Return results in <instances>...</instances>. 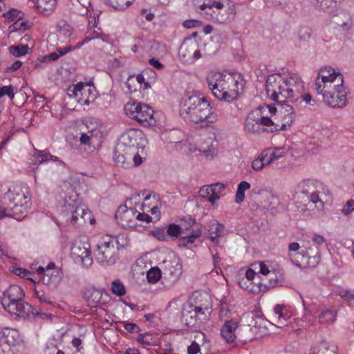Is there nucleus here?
Returning <instances> with one entry per match:
<instances>
[{
  "mask_svg": "<svg viewBox=\"0 0 354 354\" xmlns=\"http://www.w3.org/2000/svg\"><path fill=\"white\" fill-rule=\"evenodd\" d=\"M315 89L324 102L332 108H343L347 104L348 92L344 76L330 66L322 68L316 77Z\"/></svg>",
  "mask_w": 354,
  "mask_h": 354,
  "instance_id": "obj_1",
  "label": "nucleus"
},
{
  "mask_svg": "<svg viewBox=\"0 0 354 354\" xmlns=\"http://www.w3.org/2000/svg\"><path fill=\"white\" fill-rule=\"evenodd\" d=\"M266 87L268 97L279 104H283L286 101L294 102L299 99L304 90V82L295 73H290L286 77L272 74L267 78Z\"/></svg>",
  "mask_w": 354,
  "mask_h": 354,
  "instance_id": "obj_2",
  "label": "nucleus"
},
{
  "mask_svg": "<svg viewBox=\"0 0 354 354\" xmlns=\"http://www.w3.org/2000/svg\"><path fill=\"white\" fill-rule=\"evenodd\" d=\"M179 113L185 120L201 127H208L217 120V115L212 111L209 102L205 97L196 95H186L182 97Z\"/></svg>",
  "mask_w": 354,
  "mask_h": 354,
  "instance_id": "obj_3",
  "label": "nucleus"
},
{
  "mask_svg": "<svg viewBox=\"0 0 354 354\" xmlns=\"http://www.w3.org/2000/svg\"><path fill=\"white\" fill-rule=\"evenodd\" d=\"M30 201L28 187L17 185L12 189L0 186V219L7 216L24 218Z\"/></svg>",
  "mask_w": 354,
  "mask_h": 354,
  "instance_id": "obj_4",
  "label": "nucleus"
},
{
  "mask_svg": "<svg viewBox=\"0 0 354 354\" xmlns=\"http://www.w3.org/2000/svg\"><path fill=\"white\" fill-rule=\"evenodd\" d=\"M242 81L239 74H223L218 71L209 72L206 77L208 88L213 95L221 101L232 102L239 95V85Z\"/></svg>",
  "mask_w": 354,
  "mask_h": 354,
  "instance_id": "obj_5",
  "label": "nucleus"
},
{
  "mask_svg": "<svg viewBox=\"0 0 354 354\" xmlns=\"http://www.w3.org/2000/svg\"><path fill=\"white\" fill-rule=\"evenodd\" d=\"M24 293L21 288L17 285L10 286L4 292L1 299L3 308L10 314L19 317L26 318L33 308L24 301Z\"/></svg>",
  "mask_w": 354,
  "mask_h": 354,
  "instance_id": "obj_6",
  "label": "nucleus"
},
{
  "mask_svg": "<svg viewBox=\"0 0 354 354\" xmlns=\"http://www.w3.org/2000/svg\"><path fill=\"white\" fill-rule=\"evenodd\" d=\"M288 257L298 267H310L318 263L320 252L317 247L312 248L309 243L300 245L297 242H292L288 245Z\"/></svg>",
  "mask_w": 354,
  "mask_h": 354,
  "instance_id": "obj_7",
  "label": "nucleus"
},
{
  "mask_svg": "<svg viewBox=\"0 0 354 354\" xmlns=\"http://www.w3.org/2000/svg\"><path fill=\"white\" fill-rule=\"evenodd\" d=\"M199 8L204 11L203 15L207 20L218 23L225 22L234 12V7L228 0H205Z\"/></svg>",
  "mask_w": 354,
  "mask_h": 354,
  "instance_id": "obj_8",
  "label": "nucleus"
},
{
  "mask_svg": "<svg viewBox=\"0 0 354 354\" xmlns=\"http://www.w3.org/2000/svg\"><path fill=\"white\" fill-rule=\"evenodd\" d=\"M324 189L322 183L314 180H305L298 184L295 189V196L308 205L307 202L314 204L317 208H323L324 203L319 197L321 190Z\"/></svg>",
  "mask_w": 354,
  "mask_h": 354,
  "instance_id": "obj_9",
  "label": "nucleus"
},
{
  "mask_svg": "<svg viewBox=\"0 0 354 354\" xmlns=\"http://www.w3.org/2000/svg\"><path fill=\"white\" fill-rule=\"evenodd\" d=\"M118 241L115 237L105 235L101 237L97 244L95 257L102 265H111L116 262L118 255Z\"/></svg>",
  "mask_w": 354,
  "mask_h": 354,
  "instance_id": "obj_10",
  "label": "nucleus"
},
{
  "mask_svg": "<svg viewBox=\"0 0 354 354\" xmlns=\"http://www.w3.org/2000/svg\"><path fill=\"white\" fill-rule=\"evenodd\" d=\"M125 113L145 127L153 126L156 123L153 110L147 104L141 102H128L124 106Z\"/></svg>",
  "mask_w": 354,
  "mask_h": 354,
  "instance_id": "obj_11",
  "label": "nucleus"
},
{
  "mask_svg": "<svg viewBox=\"0 0 354 354\" xmlns=\"http://www.w3.org/2000/svg\"><path fill=\"white\" fill-rule=\"evenodd\" d=\"M266 108L272 114L277 113L274 117V127H272V131L286 130L295 119L294 109L288 104H281L278 109L270 106H266Z\"/></svg>",
  "mask_w": 354,
  "mask_h": 354,
  "instance_id": "obj_12",
  "label": "nucleus"
},
{
  "mask_svg": "<svg viewBox=\"0 0 354 354\" xmlns=\"http://www.w3.org/2000/svg\"><path fill=\"white\" fill-rule=\"evenodd\" d=\"M19 333L10 328H0V354H17Z\"/></svg>",
  "mask_w": 354,
  "mask_h": 354,
  "instance_id": "obj_13",
  "label": "nucleus"
},
{
  "mask_svg": "<svg viewBox=\"0 0 354 354\" xmlns=\"http://www.w3.org/2000/svg\"><path fill=\"white\" fill-rule=\"evenodd\" d=\"M197 47L198 44L195 40L185 39L179 48L180 59L185 63H193L201 58V54Z\"/></svg>",
  "mask_w": 354,
  "mask_h": 354,
  "instance_id": "obj_14",
  "label": "nucleus"
},
{
  "mask_svg": "<svg viewBox=\"0 0 354 354\" xmlns=\"http://www.w3.org/2000/svg\"><path fill=\"white\" fill-rule=\"evenodd\" d=\"M64 207L67 211L71 212V223L73 225H82L87 222L91 223L94 220L92 218L91 212L84 206L79 205L75 207L74 204L70 203L66 201Z\"/></svg>",
  "mask_w": 354,
  "mask_h": 354,
  "instance_id": "obj_15",
  "label": "nucleus"
},
{
  "mask_svg": "<svg viewBox=\"0 0 354 354\" xmlns=\"http://www.w3.org/2000/svg\"><path fill=\"white\" fill-rule=\"evenodd\" d=\"M71 254L76 261H80L83 266L88 268L93 263L90 245L88 243L76 241L71 248Z\"/></svg>",
  "mask_w": 354,
  "mask_h": 354,
  "instance_id": "obj_16",
  "label": "nucleus"
},
{
  "mask_svg": "<svg viewBox=\"0 0 354 354\" xmlns=\"http://www.w3.org/2000/svg\"><path fill=\"white\" fill-rule=\"evenodd\" d=\"M142 132L135 129H130L125 133L118 143L119 149L122 151L135 153L138 148V140L141 138Z\"/></svg>",
  "mask_w": 354,
  "mask_h": 354,
  "instance_id": "obj_17",
  "label": "nucleus"
},
{
  "mask_svg": "<svg viewBox=\"0 0 354 354\" xmlns=\"http://www.w3.org/2000/svg\"><path fill=\"white\" fill-rule=\"evenodd\" d=\"M218 141L214 133L206 138H201L198 144V150L205 157L212 158L216 154Z\"/></svg>",
  "mask_w": 354,
  "mask_h": 354,
  "instance_id": "obj_18",
  "label": "nucleus"
},
{
  "mask_svg": "<svg viewBox=\"0 0 354 354\" xmlns=\"http://www.w3.org/2000/svg\"><path fill=\"white\" fill-rule=\"evenodd\" d=\"M115 218L123 227H135L136 225V209L134 208L120 207L115 213Z\"/></svg>",
  "mask_w": 354,
  "mask_h": 354,
  "instance_id": "obj_19",
  "label": "nucleus"
},
{
  "mask_svg": "<svg viewBox=\"0 0 354 354\" xmlns=\"http://www.w3.org/2000/svg\"><path fill=\"white\" fill-rule=\"evenodd\" d=\"M225 186L222 183L203 186L199 190V195L206 198L212 205L220 198L221 193L224 190Z\"/></svg>",
  "mask_w": 354,
  "mask_h": 354,
  "instance_id": "obj_20",
  "label": "nucleus"
},
{
  "mask_svg": "<svg viewBox=\"0 0 354 354\" xmlns=\"http://www.w3.org/2000/svg\"><path fill=\"white\" fill-rule=\"evenodd\" d=\"M161 203L159 197L156 195H148L145 198V201L142 205L143 212H150L154 219L158 220L160 216V207Z\"/></svg>",
  "mask_w": 354,
  "mask_h": 354,
  "instance_id": "obj_21",
  "label": "nucleus"
},
{
  "mask_svg": "<svg viewBox=\"0 0 354 354\" xmlns=\"http://www.w3.org/2000/svg\"><path fill=\"white\" fill-rule=\"evenodd\" d=\"M260 110L256 109L249 113L248 115L244 124L245 130L251 133H258L261 131L260 127L259 120L260 118Z\"/></svg>",
  "mask_w": 354,
  "mask_h": 354,
  "instance_id": "obj_22",
  "label": "nucleus"
},
{
  "mask_svg": "<svg viewBox=\"0 0 354 354\" xmlns=\"http://www.w3.org/2000/svg\"><path fill=\"white\" fill-rule=\"evenodd\" d=\"M192 307H200L207 310V308H212V304L210 296L204 292H196L192 295L191 301L189 304Z\"/></svg>",
  "mask_w": 354,
  "mask_h": 354,
  "instance_id": "obj_23",
  "label": "nucleus"
},
{
  "mask_svg": "<svg viewBox=\"0 0 354 354\" xmlns=\"http://www.w3.org/2000/svg\"><path fill=\"white\" fill-rule=\"evenodd\" d=\"M260 155L261 158L263 159L264 162L268 166L274 161L283 157L285 156V151L283 148L270 147L263 149L260 153Z\"/></svg>",
  "mask_w": 354,
  "mask_h": 354,
  "instance_id": "obj_24",
  "label": "nucleus"
},
{
  "mask_svg": "<svg viewBox=\"0 0 354 354\" xmlns=\"http://www.w3.org/2000/svg\"><path fill=\"white\" fill-rule=\"evenodd\" d=\"M71 50V47L70 46L64 47V48H59L56 50V51L49 53L45 56L39 57L37 59L35 67L37 68H41L43 63H48L51 61H56L61 56L64 55L68 52Z\"/></svg>",
  "mask_w": 354,
  "mask_h": 354,
  "instance_id": "obj_25",
  "label": "nucleus"
},
{
  "mask_svg": "<svg viewBox=\"0 0 354 354\" xmlns=\"http://www.w3.org/2000/svg\"><path fill=\"white\" fill-rule=\"evenodd\" d=\"M194 224V220L189 218L187 221L182 220L180 225L174 223L170 224L167 227V234L172 236L174 239H177L180 234L183 230H188Z\"/></svg>",
  "mask_w": 354,
  "mask_h": 354,
  "instance_id": "obj_26",
  "label": "nucleus"
},
{
  "mask_svg": "<svg viewBox=\"0 0 354 354\" xmlns=\"http://www.w3.org/2000/svg\"><path fill=\"white\" fill-rule=\"evenodd\" d=\"M239 324L234 320L226 321L224 326L221 329V336L228 343H232L236 339L235 331L238 328Z\"/></svg>",
  "mask_w": 354,
  "mask_h": 354,
  "instance_id": "obj_27",
  "label": "nucleus"
},
{
  "mask_svg": "<svg viewBox=\"0 0 354 354\" xmlns=\"http://www.w3.org/2000/svg\"><path fill=\"white\" fill-rule=\"evenodd\" d=\"M79 87V95H77V100L82 104H88L95 99L93 89L90 84L82 82H80Z\"/></svg>",
  "mask_w": 354,
  "mask_h": 354,
  "instance_id": "obj_28",
  "label": "nucleus"
},
{
  "mask_svg": "<svg viewBox=\"0 0 354 354\" xmlns=\"http://www.w3.org/2000/svg\"><path fill=\"white\" fill-rule=\"evenodd\" d=\"M21 41H26L28 44H21L16 46H11L9 48L10 53L15 57H20L26 55L30 48V45L32 46L33 41L28 35H25L21 39Z\"/></svg>",
  "mask_w": 354,
  "mask_h": 354,
  "instance_id": "obj_29",
  "label": "nucleus"
},
{
  "mask_svg": "<svg viewBox=\"0 0 354 354\" xmlns=\"http://www.w3.org/2000/svg\"><path fill=\"white\" fill-rule=\"evenodd\" d=\"M37 11L44 15H50L55 10L57 0H32Z\"/></svg>",
  "mask_w": 354,
  "mask_h": 354,
  "instance_id": "obj_30",
  "label": "nucleus"
},
{
  "mask_svg": "<svg viewBox=\"0 0 354 354\" xmlns=\"http://www.w3.org/2000/svg\"><path fill=\"white\" fill-rule=\"evenodd\" d=\"M50 265H48L46 269L39 266L37 269V272L39 275L43 277V281L45 283L55 285L59 281L58 272L55 270H52L50 269Z\"/></svg>",
  "mask_w": 354,
  "mask_h": 354,
  "instance_id": "obj_31",
  "label": "nucleus"
},
{
  "mask_svg": "<svg viewBox=\"0 0 354 354\" xmlns=\"http://www.w3.org/2000/svg\"><path fill=\"white\" fill-rule=\"evenodd\" d=\"M102 292L96 288L87 289L84 292V298L88 305L92 308L97 307L101 301Z\"/></svg>",
  "mask_w": 354,
  "mask_h": 354,
  "instance_id": "obj_32",
  "label": "nucleus"
},
{
  "mask_svg": "<svg viewBox=\"0 0 354 354\" xmlns=\"http://www.w3.org/2000/svg\"><path fill=\"white\" fill-rule=\"evenodd\" d=\"M225 226L218 222H213L209 226L208 232L211 241L215 244H218V239L224 236Z\"/></svg>",
  "mask_w": 354,
  "mask_h": 354,
  "instance_id": "obj_33",
  "label": "nucleus"
},
{
  "mask_svg": "<svg viewBox=\"0 0 354 354\" xmlns=\"http://www.w3.org/2000/svg\"><path fill=\"white\" fill-rule=\"evenodd\" d=\"M133 155V153L131 154L127 151H122L119 149V146L118 145L114 157L115 162L118 166L127 167L129 165Z\"/></svg>",
  "mask_w": 354,
  "mask_h": 354,
  "instance_id": "obj_34",
  "label": "nucleus"
},
{
  "mask_svg": "<svg viewBox=\"0 0 354 354\" xmlns=\"http://www.w3.org/2000/svg\"><path fill=\"white\" fill-rule=\"evenodd\" d=\"M58 158L53 156L46 150L40 151L34 149L32 161L35 164H41L48 161H57Z\"/></svg>",
  "mask_w": 354,
  "mask_h": 354,
  "instance_id": "obj_35",
  "label": "nucleus"
},
{
  "mask_svg": "<svg viewBox=\"0 0 354 354\" xmlns=\"http://www.w3.org/2000/svg\"><path fill=\"white\" fill-rule=\"evenodd\" d=\"M185 324L189 327L196 326L201 322V320L198 318L196 311L190 306L188 305L184 308L183 313Z\"/></svg>",
  "mask_w": 354,
  "mask_h": 354,
  "instance_id": "obj_36",
  "label": "nucleus"
},
{
  "mask_svg": "<svg viewBox=\"0 0 354 354\" xmlns=\"http://www.w3.org/2000/svg\"><path fill=\"white\" fill-rule=\"evenodd\" d=\"M161 140L167 144L179 143L182 140V133L178 130H169L162 132Z\"/></svg>",
  "mask_w": 354,
  "mask_h": 354,
  "instance_id": "obj_37",
  "label": "nucleus"
},
{
  "mask_svg": "<svg viewBox=\"0 0 354 354\" xmlns=\"http://www.w3.org/2000/svg\"><path fill=\"white\" fill-rule=\"evenodd\" d=\"M336 315L337 312L335 310H325L319 317V323L326 326L333 324L336 320Z\"/></svg>",
  "mask_w": 354,
  "mask_h": 354,
  "instance_id": "obj_38",
  "label": "nucleus"
},
{
  "mask_svg": "<svg viewBox=\"0 0 354 354\" xmlns=\"http://www.w3.org/2000/svg\"><path fill=\"white\" fill-rule=\"evenodd\" d=\"M250 184L247 181H241L237 187L235 196V202L238 204L242 203L245 199V192L250 188Z\"/></svg>",
  "mask_w": 354,
  "mask_h": 354,
  "instance_id": "obj_39",
  "label": "nucleus"
},
{
  "mask_svg": "<svg viewBox=\"0 0 354 354\" xmlns=\"http://www.w3.org/2000/svg\"><path fill=\"white\" fill-rule=\"evenodd\" d=\"M111 291L118 297L124 296L127 293L125 286L120 279H115L111 282Z\"/></svg>",
  "mask_w": 354,
  "mask_h": 354,
  "instance_id": "obj_40",
  "label": "nucleus"
},
{
  "mask_svg": "<svg viewBox=\"0 0 354 354\" xmlns=\"http://www.w3.org/2000/svg\"><path fill=\"white\" fill-rule=\"evenodd\" d=\"M257 109L260 110L259 118L261 119L259 120L260 127L261 128V126L269 127V130L273 132L274 131H272V127H274V118L272 120L268 116L263 115V111L268 109L266 108V106L259 107Z\"/></svg>",
  "mask_w": 354,
  "mask_h": 354,
  "instance_id": "obj_41",
  "label": "nucleus"
},
{
  "mask_svg": "<svg viewBox=\"0 0 354 354\" xmlns=\"http://www.w3.org/2000/svg\"><path fill=\"white\" fill-rule=\"evenodd\" d=\"M164 268L165 270H167L169 273L171 275H176L180 270V266L178 264V261L176 260L174 261H164L162 263Z\"/></svg>",
  "mask_w": 354,
  "mask_h": 354,
  "instance_id": "obj_42",
  "label": "nucleus"
},
{
  "mask_svg": "<svg viewBox=\"0 0 354 354\" xmlns=\"http://www.w3.org/2000/svg\"><path fill=\"white\" fill-rule=\"evenodd\" d=\"M72 5L73 6V11L79 15H84L87 14L88 8L91 5L89 0H88L87 5H82L79 0H71Z\"/></svg>",
  "mask_w": 354,
  "mask_h": 354,
  "instance_id": "obj_43",
  "label": "nucleus"
},
{
  "mask_svg": "<svg viewBox=\"0 0 354 354\" xmlns=\"http://www.w3.org/2000/svg\"><path fill=\"white\" fill-rule=\"evenodd\" d=\"M106 1L116 10H124L131 5L134 0H106Z\"/></svg>",
  "mask_w": 354,
  "mask_h": 354,
  "instance_id": "obj_44",
  "label": "nucleus"
},
{
  "mask_svg": "<svg viewBox=\"0 0 354 354\" xmlns=\"http://www.w3.org/2000/svg\"><path fill=\"white\" fill-rule=\"evenodd\" d=\"M337 294L344 299L350 306L354 305V291L347 289H340Z\"/></svg>",
  "mask_w": 354,
  "mask_h": 354,
  "instance_id": "obj_45",
  "label": "nucleus"
},
{
  "mask_svg": "<svg viewBox=\"0 0 354 354\" xmlns=\"http://www.w3.org/2000/svg\"><path fill=\"white\" fill-rule=\"evenodd\" d=\"M252 267L257 270V272L261 274L263 276H268L269 274H274V272H272L269 266L266 265L265 262L261 261L252 264Z\"/></svg>",
  "mask_w": 354,
  "mask_h": 354,
  "instance_id": "obj_46",
  "label": "nucleus"
},
{
  "mask_svg": "<svg viewBox=\"0 0 354 354\" xmlns=\"http://www.w3.org/2000/svg\"><path fill=\"white\" fill-rule=\"evenodd\" d=\"M147 277L149 282L155 283L160 280L161 271L158 268H153L147 272Z\"/></svg>",
  "mask_w": 354,
  "mask_h": 354,
  "instance_id": "obj_47",
  "label": "nucleus"
},
{
  "mask_svg": "<svg viewBox=\"0 0 354 354\" xmlns=\"http://www.w3.org/2000/svg\"><path fill=\"white\" fill-rule=\"evenodd\" d=\"M73 32V28L68 24L64 22L59 26V37L64 39H68L71 37Z\"/></svg>",
  "mask_w": 354,
  "mask_h": 354,
  "instance_id": "obj_48",
  "label": "nucleus"
},
{
  "mask_svg": "<svg viewBox=\"0 0 354 354\" xmlns=\"http://www.w3.org/2000/svg\"><path fill=\"white\" fill-rule=\"evenodd\" d=\"M337 1V0H316L315 6L319 9L324 10L335 6Z\"/></svg>",
  "mask_w": 354,
  "mask_h": 354,
  "instance_id": "obj_49",
  "label": "nucleus"
},
{
  "mask_svg": "<svg viewBox=\"0 0 354 354\" xmlns=\"http://www.w3.org/2000/svg\"><path fill=\"white\" fill-rule=\"evenodd\" d=\"M267 166L268 165L264 162L263 159L261 158L260 153L259 154L258 157L252 162L251 164L252 168L256 171H261L264 167Z\"/></svg>",
  "mask_w": 354,
  "mask_h": 354,
  "instance_id": "obj_50",
  "label": "nucleus"
},
{
  "mask_svg": "<svg viewBox=\"0 0 354 354\" xmlns=\"http://www.w3.org/2000/svg\"><path fill=\"white\" fill-rule=\"evenodd\" d=\"M31 27V24L28 21L17 20L13 24V29L19 32H24Z\"/></svg>",
  "mask_w": 354,
  "mask_h": 354,
  "instance_id": "obj_51",
  "label": "nucleus"
},
{
  "mask_svg": "<svg viewBox=\"0 0 354 354\" xmlns=\"http://www.w3.org/2000/svg\"><path fill=\"white\" fill-rule=\"evenodd\" d=\"M190 308H192L194 311H196L198 318L202 321L206 319L211 314L212 308H207V310H205L202 309V308L200 307H192L190 306Z\"/></svg>",
  "mask_w": 354,
  "mask_h": 354,
  "instance_id": "obj_52",
  "label": "nucleus"
},
{
  "mask_svg": "<svg viewBox=\"0 0 354 354\" xmlns=\"http://www.w3.org/2000/svg\"><path fill=\"white\" fill-rule=\"evenodd\" d=\"M317 354H337V348L323 343L317 352Z\"/></svg>",
  "mask_w": 354,
  "mask_h": 354,
  "instance_id": "obj_53",
  "label": "nucleus"
},
{
  "mask_svg": "<svg viewBox=\"0 0 354 354\" xmlns=\"http://www.w3.org/2000/svg\"><path fill=\"white\" fill-rule=\"evenodd\" d=\"M4 95H8L10 100H12L15 97L13 87L10 86H0V98Z\"/></svg>",
  "mask_w": 354,
  "mask_h": 354,
  "instance_id": "obj_54",
  "label": "nucleus"
},
{
  "mask_svg": "<svg viewBox=\"0 0 354 354\" xmlns=\"http://www.w3.org/2000/svg\"><path fill=\"white\" fill-rule=\"evenodd\" d=\"M274 316L276 317V322L279 324H282L283 323V321L286 320L287 315H284L283 314V308L281 306H277L274 308Z\"/></svg>",
  "mask_w": 354,
  "mask_h": 354,
  "instance_id": "obj_55",
  "label": "nucleus"
},
{
  "mask_svg": "<svg viewBox=\"0 0 354 354\" xmlns=\"http://www.w3.org/2000/svg\"><path fill=\"white\" fill-rule=\"evenodd\" d=\"M94 136L93 131L87 133H82L80 137V142L84 145H92L94 142Z\"/></svg>",
  "mask_w": 354,
  "mask_h": 354,
  "instance_id": "obj_56",
  "label": "nucleus"
},
{
  "mask_svg": "<svg viewBox=\"0 0 354 354\" xmlns=\"http://www.w3.org/2000/svg\"><path fill=\"white\" fill-rule=\"evenodd\" d=\"M145 212H144L143 213H140L136 210V221L149 223L150 222H152L153 220H155L154 216L153 217L150 216Z\"/></svg>",
  "mask_w": 354,
  "mask_h": 354,
  "instance_id": "obj_57",
  "label": "nucleus"
},
{
  "mask_svg": "<svg viewBox=\"0 0 354 354\" xmlns=\"http://www.w3.org/2000/svg\"><path fill=\"white\" fill-rule=\"evenodd\" d=\"M127 85L130 92H136L139 90L135 75H131L128 78Z\"/></svg>",
  "mask_w": 354,
  "mask_h": 354,
  "instance_id": "obj_58",
  "label": "nucleus"
},
{
  "mask_svg": "<svg viewBox=\"0 0 354 354\" xmlns=\"http://www.w3.org/2000/svg\"><path fill=\"white\" fill-rule=\"evenodd\" d=\"M135 78L136 79V84L139 89H147L150 86L148 82H145V77L142 74L135 75Z\"/></svg>",
  "mask_w": 354,
  "mask_h": 354,
  "instance_id": "obj_59",
  "label": "nucleus"
},
{
  "mask_svg": "<svg viewBox=\"0 0 354 354\" xmlns=\"http://www.w3.org/2000/svg\"><path fill=\"white\" fill-rule=\"evenodd\" d=\"M154 237L160 241H167L168 236L167 233L162 229H157L152 232Z\"/></svg>",
  "mask_w": 354,
  "mask_h": 354,
  "instance_id": "obj_60",
  "label": "nucleus"
},
{
  "mask_svg": "<svg viewBox=\"0 0 354 354\" xmlns=\"http://www.w3.org/2000/svg\"><path fill=\"white\" fill-rule=\"evenodd\" d=\"M312 241L314 245H310L312 248L317 247L319 249V246L323 245L326 242V239L324 236L315 234L312 237Z\"/></svg>",
  "mask_w": 354,
  "mask_h": 354,
  "instance_id": "obj_61",
  "label": "nucleus"
},
{
  "mask_svg": "<svg viewBox=\"0 0 354 354\" xmlns=\"http://www.w3.org/2000/svg\"><path fill=\"white\" fill-rule=\"evenodd\" d=\"M138 342L141 344L151 345L152 344L151 335L148 333L141 334L138 338Z\"/></svg>",
  "mask_w": 354,
  "mask_h": 354,
  "instance_id": "obj_62",
  "label": "nucleus"
},
{
  "mask_svg": "<svg viewBox=\"0 0 354 354\" xmlns=\"http://www.w3.org/2000/svg\"><path fill=\"white\" fill-rule=\"evenodd\" d=\"M354 211V200H349L342 209V212L344 215H348Z\"/></svg>",
  "mask_w": 354,
  "mask_h": 354,
  "instance_id": "obj_63",
  "label": "nucleus"
},
{
  "mask_svg": "<svg viewBox=\"0 0 354 354\" xmlns=\"http://www.w3.org/2000/svg\"><path fill=\"white\" fill-rule=\"evenodd\" d=\"M79 85H80V82L76 84L70 86L67 88L66 91H67V94L68 95V96L74 97L76 99L77 98V95H79V91H80Z\"/></svg>",
  "mask_w": 354,
  "mask_h": 354,
  "instance_id": "obj_64",
  "label": "nucleus"
}]
</instances>
